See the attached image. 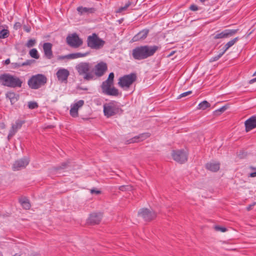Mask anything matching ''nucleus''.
I'll list each match as a JSON object with an SVG mask.
<instances>
[{"label": "nucleus", "instance_id": "nucleus-2", "mask_svg": "<svg viewBox=\"0 0 256 256\" xmlns=\"http://www.w3.org/2000/svg\"><path fill=\"white\" fill-rule=\"evenodd\" d=\"M114 76V74L110 72L107 80L102 82L101 88L104 94L112 96L121 95L118 90L113 86Z\"/></svg>", "mask_w": 256, "mask_h": 256}, {"label": "nucleus", "instance_id": "nucleus-3", "mask_svg": "<svg viewBox=\"0 0 256 256\" xmlns=\"http://www.w3.org/2000/svg\"><path fill=\"white\" fill-rule=\"evenodd\" d=\"M76 70L85 80L89 81L94 79V74L91 64L87 62H80L76 66Z\"/></svg>", "mask_w": 256, "mask_h": 256}, {"label": "nucleus", "instance_id": "nucleus-14", "mask_svg": "<svg viewBox=\"0 0 256 256\" xmlns=\"http://www.w3.org/2000/svg\"><path fill=\"white\" fill-rule=\"evenodd\" d=\"M56 74L59 81L66 82L70 72L67 69L61 68L58 70Z\"/></svg>", "mask_w": 256, "mask_h": 256}, {"label": "nucleus", "instance_id": "nucleus-31", "mask_svg": "<svg viewBox=\"0 0 256 256\" xmlns=\"http://www.w3.org/2000/svg\"><path fill=\"white\" fill-rule=\"evenodd\" d=\"M29 54L30 56L32 58L38 59L40 58L38 52L36 48H32L30 50Z\"/></svg>", "mask_w": 256, "mask_h": 256}, {"label": "nucleus", "instance_id": "nucleus-15", "mask_svg": "<svg viewBox=\"0 0 256 256\" xmlns=\"http://www.w3.org/2000/svg\"><path fill=\"white\" fill-rule=\"evenodd\" d=\"M29 162L28 158H26L17 160L13 164V170H18L22 168H24L28 164Z\"/></svg>", "mask_w": 256, "mask_h": 256}, {"label": "nucleus", "instance_id": "nucleus-39", "mask_svg": "<svg viewBox=\"0 0 256 256\" xmlns=\"http://www.w3.org/2000/svg\"><path fill=\"white\" fill-rule=\"evenodd\" d=\"M84 104V101L83 100H80L75 104H73L74 106L77 108L78 110L80 108H81Z\"/></svg>", "mask_w": 256, "mask_h": 256}, {"label": "nucleus", "instance_id": "nucleus-11", "mask_svg": "<svg viewBox=\"0 0 256 256\" xmlns=\"http://www.w3.org/2000/svg\"><path fill=\"white\" fill-rule=\"evenodd\" d=\"M138 215L142 216L146 221H150L154 219L156 214L155 212L148 208H142L138 212Z\"/></svg>", "mask_w": 256, "mask_h": 256}, {"label": "nucleus", "instance_id": "nucleus-47", "mask_svg": "<svg viewBox=\"0 0 256 256\" xmlns=\"http://www.w3.org/2000/svg\"><path fill=\"white\" fill-rule=\"evenodd\" d=\"M256 82V78H254L253 79H252L251 80H250L249 81V84H253L254 82Z\"/></svg>", "mask_w": 256, "mask_h": 256}, {"label": "nucleus", "instance_id": "nucleus-30", "mask_svg": "<svg viewBox=\"0 0 256 256\" xmlns=\"http://www.w3.org/2000/svg\"><path fill=\"white\" fill-rule=\"evenodd\" d=\"M210 106V104L206 100H204L198 104V108L204 110Z\"/></svg>", "mask_w": 256, "mask_h": 256}, {"label": "nucleus", "instance_id": "nucleus-1", "mask_svg": "<svg viewBox=\"0 0 256 256\" xmlns=\"http://www.w3.org/2000/svg\"><path fill=\"white\" fill-rule=\"evenodd\" d=\"M159 49L157 46H142L135 48L132 50V56L136 60L146 59L152 56Z\"/></svg>", "mask_w": 256, "mask_h": 256}, {"label": "nucleus", "instance_id": "nucleus-27", "mask_svg": "<svg viewBox=\"0 0 256 256\" xmlns=\"http://www.w3.org/2000/svg\"><path fill=\"white\" fill-rule=\"evenodd\" d=\"M70 164L71 162L68 160L66 162H62L60 166L54 168V170H58L67 168L69 167Z\"/></svg>", "mask_w": 256, "mask_h": 256}, {"label": "nucleus", "instance_id": "nucleus-46", "mask_svg": "<svg viewBox=\"0 0 256 256\" xmlns=\"http://www.w3.org/2000/svg\"><path fill=\"white\" fill-rule=\"evenodd\" d=\"M249 176L251 178L256 177V172L250 173L249 175Z\"/></svg>", "mask_w": 256, "mask_h": 256}, {"label": "nucleus", "instance_id": "nucleus-38", "mask_svg": "<svg viewBox=\"0 0 256 256\" xmlns=\"http://www.w3.org/2000/svg\"><path fill=\"white\" fill-rule=\"evenodd\" d=\"M36 42V40H34V39L29 40L28 41L27 43L26 44V46L28 48L32 47L33 46H34V45L35 44Z\"/></svg>", "mask_w": 256, "mask_h": 256}, {"label": "nucleus", "instance_id": "nucleus-50", "mask_svg": "<svg viewBox=\"0 0 256 256\" xmlns=\"http://www.w3.org/2000/svg\"><path fill=\"white\" fill-rule=\"evenodd\" d=\"M20 22H16L14 25V27L20 28Z\"/></svg>", "mask_w": 256, "mask_h": 256}, {"label": "nucleus", "instance_id": "nucleus-43", "mask_svg": "<svg viewBox=\"0 0 256 256\" xmlns=\"http://www.w3.org/2000/svg\"><path fill=\"white\" fill-rule=\"evenodd\" d=\"M190 9L192 11H196L198 10V8L196 5L192 4L190 6Z\"/></svg>", "mask_w": 256, "mask_h": 256}, {"label": "nucleus", "instance_id": "nucleus-21", "mask_svg": "<svg viewBox=\"0 0 256 256\" xmlns=\"http://www.w3.org/2000/svg\"><path fill=\"white\" fill-rule=\"evenodd\" d=\"M77 11L78 14L82 15H87L90 14L94 12L96 9L94 8H86L83 6H79L77 8Z\"/></svg>", "mask_w": 256, "mask_h": 256}, {"label": "nucleus", "instance_id": "nucleus-51", "mask_svg": "<svg viewBox=\"0 0 256 256\" xmlns=\"http://www.w3.org/2000/svg\"><path fill=\"white\" fill-rule=\"evenodd\" d=\"M174 52H175V51H172V52L170 53V54H169V56H172V55L174 54Z\"/></svg>", "mask_w": 256, "mask_h": 256}, {"label": "nucleus", "instance_id": "nucleus-13", "mask_svg": "<svg viewBox=\"0 0 256 256\" xmlns=\"http://www.w3.org/2000/svg\"><path fill=\"white\" fill-rule=\"evenodd\" d=\"M238 31V30H230L227 29L224 30L222 32L220 33L217 34H215L214 36V39H219V38H228L233 36Z\"/></svg>", "mask_w": 256, "mask_h": 256}, {"label": "nucleus", "instance_id": "nucleus-58", "mask_svg": "<svg viewBox=\"0 0 256 256\" xmlns=\"http://www.w3.org/2000/svg\"><path fill=\"white\" fill-rule=\"evenodd\" d=\"M252 33V32H250L248 34V36H249L250 34Z\"/></svg>", "mask_w": 256, "mask_h": 256}, {"label": "nucleus", "instance_id": "nucleus-35", "mask_svg": "<svg viewBox=\"0 0 256 256\" xmlns=\"http://www.w3.org/2000/svg\"><path fill=\"white\" fill-rule=\"evenodd\" d=\"M16 132L17 131L14 129V127L11 128L8 136V140L12 138L15 134Z\"/></svg>", "mask_w": 256, "mask_h": 256}, {"label": "nucleus", "instance_id": "nucleus-10", "mask_svg": "<svg viewBox=\"0 0 256 256\" xmlns=\"http://www.w3.org/2000/svg\"><path fill=\"white\" fill-rule=\"evenodd\" d=\"M67 44L72 48H77L82 44V41L78 35L76 34H73L66 38Z\"/></svg>", "mask_w": 256, "mask_h": 256}, {"label": "nucleus", "instance_id": "nucleus-17", "mask_svg": "<svg viewBox=\"0 0 256 256\" xmlns=\"http://www.w3.org/2000/svg\"><path fill=\"white\" fill-rule=\"evenodd\" d=\"M246 131L248 132L256 128V116L248 118L244 122Z\"/></svg>", "mask_w": 256, "mask_h": 256}, {"label": "nucleus", "instance_id": "nucleus-44", "mask_svg": "<svg viewBox=\"0 0 256 256\" xmlns=\"http://www.w3.org/2000/svg\"><path fill=\"white\" fill-rule=\"evenodd\" d=\"M90 192L92 194H100L101 192L100 190H96L94 189L91 190Z\"/></svg>", "mask_w": 256, "mask_h": 256}, {"label": "nucleus", "instance_id": "nucleus-53", "mask_svg": "<svg viewBox=\"0 0 256 256\" xmlns=\"http://www.w3.org/2000/svg\"><path fill=\"white\" fill-rule=\"evenodd\" d=\"M252 206H250L248 207L247 208V210H250L251 209Z\"/></svg>", "mask_w": 256, "mask_h": 256}, {"label": "nucleus", "instance_id": "nucleus-45", "mask_svg": "<svg viewBox=\"0 0 256 256\" xmlns=\"http://www.w3.org/2000/svg\"><path fill=\"white\" fill-rule=\"evenodd\" d=\"M226 110V106H222V108H219L218 110H216V112H224L225 110Z\"/></svg>", "mask_w": 256, "mask_h": 256}, {"label": "nucleus", "instance_id": "nucleus-40", "mask_svg": "<svg viewBox=\"0 0 256 256\" xmlns=\"http://www.w3.org/2000/svg\"><path fill=\"white\" fill-rule=\"evenodd\" d=\"M224 53H223V52H222L220 53L218 55L216 56H214V57H212L211 60H210V61L211 62H214V61H216L218 60L220 58H221V56L224 54Z\"/></svg>", "mask_w": 256, "mask_h": 256}, {"label": "nucleus", "instance_id": "nucleus-8", "mask_svg": "<svg viewBox=\"0 0 256 256\" xmlns=\"http://www.w3.org/2000/svg\"><path fill=\"white\" fill-rule=\"evenodd\" d=\"M88 46L93 49H99L102 48L105 42L100 38L96 34H93L88 38Z\"/></svg>", "mask_w": 256, "mask_h": 256}, {"label": "nucleus", "instance_id": "nucleus-6", "mask_svg": "<svg viewBox=\"0 0 256 256\" xmlns=\"http://www.w3.org/2000/svg\"><path fill=\"white\" fill-rule=\"evenodd\" d=\"M104 113L107 118L114 116L122 112V110L115 102H112L104 104Z\"/></svg>", "mask_w": 256, "mask_h": 256}, {"label": "nucleus", "instance_id": "nucleus-23", "mask_svg": "<svg viewBox=\"0 0 256 256\" xmlns=\"http://www.w3.org/2000/svg\"><path fill=\"white\" fill-rule=\"evenodd\" d=\"M220 163L217 162H210L206 165V168L214 172H217L220 169Z\"/></svg>", "mask_w": 256, "mask_h": 256}, {"label": "nucleus", "instance_id": "nucleus-41", "mask_svg": "<svg viewBox=\"0 0 256 256\" xmlns=\"http://www.w3.org/2000/svg\"><path fill=\"white\" fill-rule=\"evenodd\" d=\"M214 229L216 231H220L222 232H225L226 231V228L220 227L218 226H215Z\"/></svg>", "mask_w": 256, "mask_h": 256}, {"label": "nucleus", "instance_id": "nucleus-56", "mask_svg": "<svg viewBox=\"0 0 256 256\" xmlns=\"http://www.w3.org/2000/svg\"><path fill=\"white\" fill-rule=\"evenodd\" d=\"M206 0H200V2H204Z\"/></svg>", "mask_w": 256, "mask_h": 256}, {"label": "nucleus", "instance_id": "nucleus-22", "mask_svg": "<svg viewBox=\"0 0 256 256\" xmlns=\"http://www.w3.org/2000/svg\"><path fill=\"white\" fill-rule=\"evenodd\" d=\"M149 136V134L148 133L142 134L138 136H134L131 139L128 140L127 142H128V144L138 142L144 140Z\"/></svg>", "mask_w": 256, "mask_h": 256}, {"label": "nucleus", "instance_id": "nucleus-9", "mask_svg": "<svg viewBox=\"0 0 256 256\" xmlns=\"http://www.w3.org/2000/svg\"><path fill=\"white\" fill-rule=\"evenodd\" d=\"M172 156L175 161L180 164L184 163L188 160L187 154L184 150H173Z\"/></svg>", "mask_w": 256, "mask_h": 256}, {"label": "nucleus", "instance_id": "nucleus-16", "mask_svg": "<svg viewBox=\"0 0 256 256\" xmlns=\"http://www.w3.org/2000/svg\"><path fill=\"white\" fill-rule=\"evenodd\" d=\"M88 54V52L86 53H81V52H76L70 54L66 56H58L57 58L58 60H64V59L68 60H72L76 59L79 58L84 57Z\"/></svg>", "mask_w": 256, "mask_h": 256}, {"label": "nucleus", "instance_id": "nucleus-19", "mask_svg": "<svg viewBox=\"0 0 256 256\" xmlns=\"http://www.w3.org/2000/svg\"><path fill=\"white\" fill-rule=\"evenodd\" d=\"M52 45L50 42H45L43 44L44 56L48 59H51L52 58Z\"/></svg>", "mask_w": 256, "mask_h": 256}, {"label": "nucleus", "instance_id": "nucleus-52", "mask_svg": "<svg viewBox=\"0 0 256 256\" xmlns=\"http://www.w3.org/2000/svg\"><path fill=\"white\" fill-rule=\"evenodd\" d=\"M245 156H246V154H244V156H243V154H242V156H241L240 154H239V156H240V158H243Z\"/></svg>", "mask_w": 256, "mask_h": 256}, {"label": "nucleus", "instance_id": "nucleus-7", "mask_svg": "<svg viewBox=\"0 0 256 256\" xmlns=\"http://www.w3.org/2000/svg\"><path fill=\"white\" fill-rule=\"evenodd\" d=\"M136 80V76L132 73L120 78L118 85L124 90H127Z\"/></svg>", "mask_w": 256, "mask_h": 256}, {"label": "nucleus", "instance_id": "nucleus-18", "mask_svg": "<svg viewBox=\"0 0 256 256\" xmlns=\"http://www.w3.org/2000/svg\"><path fill=\"white\" fill-rule=\"evenodd\" d=\"M149 30L144 29L136 34L131 40L130 42H134L144 40L148 36Z\"/></svg>", "mask_w": 256, "mask_h": 256}, {"label": "nucleus", "instance_id": "nucleus-49", "mask_svg": "<svg viewBox=\"0 0 256 256\" xmlns=\"http://www.w3.org/2000/svg\"><path fill=\"white\" fill-rule=\"evenodd\" d=\"M4 64H6V65H8V64H10V60L9 58L8 59H6L5 62H4Z\"/></svg>", "mask_w": 256, "mask_h": 256}, {"label": "nucleus", "instance_id": "nucleus-57", "mask_svg": "<svg viewBox=\"0 0 256 256\" xmlns=\"http://www.w3.org/2000/svg\"><path fill=\"white\" fill-rule=\"evenodd\" d=\"M256 72L254 74V76H256Z\"/></svg>", "mask_w": 256, "mask_h": 256}, {"label": "nucleus", "instance_id": "nucleus-12", "mask_svg": "<svg viewBox=\"0 0 256 256\" xmlns=\"http://www.w3.org/2000/svg\"><path fill=\"white\" fill-rule=\"evenodd\" d=\"M108 66L106 62H100L94 66V74L98 77L102 76L106 70Z\"/></svg>", "mask_w": 256, "mask_h": 256}, {"label": "nucleus", "instance_id": "nucleus-20", "mask_svg": "<svg viewBox=\"0 0 256 256\" xmlns=\"http://www.w3.org/2000/svg\"><path fill=\"white\" fill-rule=\"evenodd\" d=\"M102 214L99 213H92L90 214L88 222L92 224H98L101 221Z\"/></svg>", "mask_w": 256, "mask_h": 256}, {"label": "nucleus", "instance_id": "nucleus-54", "mask_svg": "<svg viewBox=\"0 0 256 256\" xmlns=\"http://www.w3.org/2000/svg\"><path fill=\"white\" fill-rule=\"evenodd\" d=\"M20 256V254H14V256Z\"/></svg>", "mask_w": 256, "mask_h": 256}, {"label": "nucleus", "instance_id": "nucleus-42", "mask_svg": "<svg viewBox=\"0 0 256 256\" xmlns=\"http://www.w3.org/2000/svg\"><path fill=\"white\" fill-rule=\"evenodd\" d=\"M192 93V91H188V92H184V93L180 94L178 98H182V97L186 96L191 94Z\"/></svg>", "mask_w": 256, "mask_h": 256}, {"label": "nucleus", "instance_id": "nucleus-48", "mask_svg": "<svg viewBox=\"0 0 256 256\" xmlns=\"http://www.w3.org/2000/svg\"><path fill=\"white\" fill-rule=\"evenodd\" d=\"M249 168L252 170H256V167L252 166H250Z\"/></svg>", "mask_w": 256, "mask_h": 256}, {"label": "nucleus", "instance_id": "nucleus-28", "mask_svg": "<svg viewBox=\"0 0 256 256\" xmlns=\"http://www.w3.org/2000/svg\"><path fill=\"white\" fill-rule=\"evenodd\" d=\"M22 206L26 210H29L30 208V204L28 199L24 198L20 200Z\"/></svg>", "mask_w": 256, "mask_h": 256}, {"label": "nucleus", "instance_id": "nucleus-34", "mask_svg": "<svg viewBox=\"0 0 256 256\" xmlns=\"http://www.w3.org/2000/svg\"><path fill=\"white\" fill-rule=\"evenodd\" d=\"M132 2L130 0L128 1L127 3L124 6L120 7L116 11V12L120 13L124 10H126L131 4Z\"/></svg>", "mask_w": 256, "mask_h": 256}, {"label": "nucleus", "instance_id": "nucleus-33", "mask_svg": "<svg viewBox=\"0 0 256 256\" xmlns=\"http://www.w3.org/2000/svg\"><path fill=\"white\" fill-rule=\"evenodd\" d=\"M10 34L8 30L6 29H3L0 31V38L3 39L7 38Z\"/></svg>", "mask_w": 256, "mask_h": 256}, {"label": "nucleus", "instance_id": "nucleus-55", "mask_svg": "<svg viewBox=\"0 0 256 256\" xmlns=\"http://www.w3.org/2000/svg\"><path fill=\"white\" fill-rule=\"evenodd\" d=\"M25 30L27 32H29L30 31V30L28 28H26V29H25Z\"/></svg>", "mask_w": 256, "mask_h": 256}, {"label": "nucleus", "instance_id": "nucleus-29", "mask_svg": "<svg viewBox=\"0 0 256 256\" xmlns=\"http://www.w3.org/2000/svg\"><path fill=\"white\" fill-rule=\"evenodd\" d=\"M24 123V121L22 120H16L14 124H12V127H14V129L18 131L22 126V125Z\"/></svg>", "mask_w": 256, "mask_h": 256}, {"label": "nucleus", "instance_id": "nucleus-37", "mask_svg": "<svg viewBox=\"0 0 256 256\" xmlns=\"http://www.w3.org/2000/svg\"><path fill=\"white\" fill-rule=\"evenodd\" d=\"M118 189L122 191H127V190H131L132 186H119Z\"/></svg>", "mask_w": 256, "mask_h": 256}, {"label": "nucleus", "instance_id": "nucleus-5", "mask_svg": "<svg viewBox=\"0 0 256 256\" xmlns=\"http://www.w3.org/2000/svg\"><path fill=\"white\" fill-rule=\"evenodd\" d=\"M47 82L46 76L42 74L32 76L28 80V84L32 89L37 90L44 86Z\"/></svg>", "mask_w": 256, "mask_h": 256}, {"label": "nucleus", "instance_id": "nucleus-25", "mask_svg": "<svg viewBox=\"0 0 256 256\" xmlns=\"http://www.w3.org/2000/svg\"><path fill=\"white\" fill-rule=\"evenodd\" d=\"M32 62V60H26V62H12V68H18L20 66H30Z\"/></svg>", "mask_w": 256, "mask_h": 256}, {"label": "nucleus", "instance_id": "nucleus-32", "mask_svg": "<svg viewBox=\"0 0 256 256\" xmlns=\"http://www.w3.org/2000/svg\"><path fill=\"white\" fill-rule=\"evenodd\" d=\"M78 109L73 105L71 106L70 110V114L74 118H76L78 116Z\"/></svg>", "mask_w": 256, "mask_h": 256}, {"label": "nucleus", "instance_id": "nucleus-26", "mask_svg": "<svg viewBox=\"0 0 256 256\" xmlns=\"http://www.w3.org/2000/svg\"><path fill=\"white\" fill-rule=\"evenodd\" d=\"M239 40L238 37H236L230 40L228 42L224 47L223 53H225L226 52L231 46L234 44L235 43Z\"/></svg>", "mask_w": 256, "mask_h": 256}, {"label": "nucleus", "instance_id": "nucleus-24", "mask_svg": "<svg viewBox=\"0 0 256 256\" xmlns=\"http://www.w3.org/2000/svg\"><path fill=\"white\" fill-rule=\"evenodd\" d=\"M6 97L10 100L11 104H13L18 100V96L14 92H9L6 93Z\"/></svg>", "mask_w": 256, "mask_h": 256}, {"label": "nucleus", "instance_id": "nucleus-36", "mask_svg": "<svg viewBox=\"0 0 256 256\" xmlns=\"http://www.w3.org/2000/svg\"><path fill=\"white\" fill-rule=\"evenodd\" d=\"M28 107L30 109H34L38 107V104L35 102H30L28 104Z\"/></svg>", "mask_w": 256, "mask_h": 256}, {"label": "nucleus", "instance_id": "nucleus-4", "mask_svg": "<svg viewBox=\"0 0 256 256\" xmlns=\"http://www.w3.org/2000/svg\"><path fill=\"white\" fill-rule=\"evenodd\" d=\"M0 83L2 85L10 88H20L22 81L18 76L10 74L0 75Z\"/></svg>", "mask_w": 256, "mask_h": 256}]
</instances>
